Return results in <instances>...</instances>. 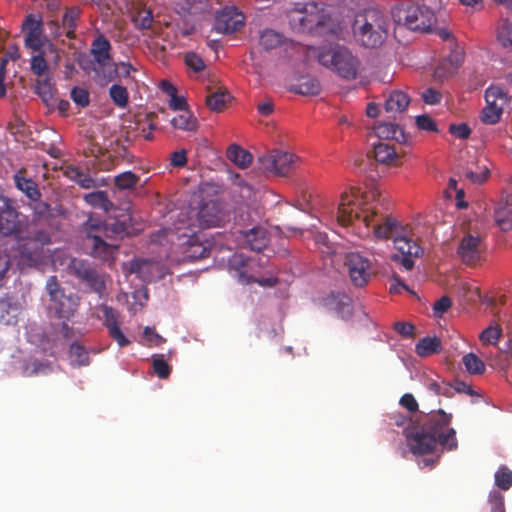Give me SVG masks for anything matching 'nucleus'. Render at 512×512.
<instances>
[{"instance_id": "f257e3e1", "label": "nucleus", "mask_w": 512, "mask_h": 512, "mask_svg": "<svg viewBox=\"0 0 512 512\" xmlns=\"http://www.w3.org/2000/svg\"><path fill=\"white\" fill-rule=\"evenodd\" d=\"M389 418L390 425L404 427L407 445L415 455L433 453L437 445L447 450L458 446L456 431L450 427L452 415L442 409L421 415L416 422L399 412L392 413Z\"/></svg>"}, {"instance_id": "f03ea898", "label": "nucleus", "mask_w": 512, "mask_h": 512, "mask_svg": "<svg viewBox=\"0 0 512 512\" xmlns=\"http://www.w3.org/2000/svg\"><path fill=\"white\" fill-rule=\"evenodd\" d=\"M380 196L381 192L375 187L365 191L352 187L349 191L343 192L337 211L338 223L342 226L357 225L359 228L363 226L365 229L372 226L375 237L395 240V237L401 235L403 227L390 216L377 219L375 203L380 201Z\"/></svg>"}, {"instance_id": "7ed1b4c3", "label": "nucleus", "mask_w": 512, "mask_h": 512, "mask_svg": "<svg viewBox=\"0 0 512 512\" xmlns=\"http://www.w3.org/2000/svg\"><path fill=\"white\" fill-rule=\"evenodd\" d=\"M388 17L380 10L365 9L355 15L352 25L357 42L366 48L379 47L388 34Z\"/></svg>"}, {"instance_id": "20e7f679", "label": "nucleus", "mask_w": 512, "mask_h": 512, "mask_svg": "<svg viewBox=\"0 0 512 512\" xmlns=\"http://www.w3.org/2000/svg\"><path fill=\"white\" fill-rule=\"evenodd\" d=\"M111 50L110 41L103 34H98L90 46L92 59L80 62L81 68L88 74L93 73V80L100 86L107 85L117 76Z\"/></svg>"}, {"instance_id": "39448f33", "label": "nucleus", "mask_w": 512, "mask_h": 512, "mask_svg": "<svg viewBox=\"0 0 512 512\" xmlns=\"http://www.w3.org/2000/svg\"><path fill=\"white\" fill-rule=\"evenodd\" d=\"M267 261L261 256L248 257L242 253H235L229 259L228 267L231 275L242 284L257 283L263 287H273L278 283L276 277H261Z\"/></svg>"}, {"instance_id": "423d86ee", "label": "nucleus", "mask_w": 512, "mask_h": 512, "mask_svg": "<svg viewBox=\"0 0 512 512\" xmlns=\"http://www.w3.org/2000/svg\"><path fill=\"white\" fill-rule=\"evenodd\" d=\"M316 57L321 65L346 80L357 77L359 60L349 49L341 45L317 49Z\"/></svg>"}, {"instance_id": "0eeeda50", "label": "nucleus", "mask_w": 512, "mask_h": 512, "mask_svg": "<svg viewBox=\"0 0 512 512\" xmlns=\"http://www.w3.org/2000/svg\"><path fill=\"white\" fill-rule=\"evenodd\" d=\"M171 242L175 252L182 256L183 260L196 261L207 258L210 254L212 243L202 233L178 228L171 235Z\"/></svg>"}, {"instance_id": "6e6552de", "label": "nucleus", "mask_w": 512, "mask_h": 512, "mask_svg": "<svg viewBox=\"0 0 512 512\" xmlns=\"http://www.w3.org/2000/svg\"><path fill=\"white\" fill-rule=\"evenodd\" d=\"M327 15L316 2L297 4L289 13V23L296 32L311 33L324 26Z\"/></svg>"}, {"instance_id": "1a4fd4ad", "label": "nucleus", "mask_w": 512, "mask_h": 512, "mask_svg": "<svg viewBox=\"0 0 512 512\" xmlns=\"http://www.w3.org/2000/svg\"><path fill=\"white\" fill-rule=\"evenodd\" d=\"M392 15L396 22L414 31H428L436 21L434 12L425 5L401 4L393 9Z\"/></svg>"}, {"instance_id": "9d476101", "label": "nucleus", "mask_w": 512, "mask_h": 512, "mask_svg": "<svg viewBox=\"0 0 512 512\" xmlns=\"http://www.w3.org/2000/svg\"><path fill=\"white\" fill-rule=\"evenodd\" d=\"M46 290L57 317L68 319L78 305V298L73 294L66 295L56 276H50L48 278Z\"/></svg>"}, {"instance_id": "9b49d317", "label": "nucleus", "mask_w": 512, "mask_h": 512, "mask_svg": "<svg viewBox=\"0 0 512 512\" xmlns=\"http://www.w3.org/2000/svg\"><path fill=\"white\" fill-rule=\"evenodd\" d=\"M484 251L483 237L479 233L467 232L461 238L456 254L465 265L476 267L481 264Z\"/></svg>"}, {"instance_id": "f8f14e48", "label": "nucleus", "mask_w": 512, "mask_h": 512, "mask_svg": "<svg viewBox=\"0 0 512 512\" xmlns=\"http://www.w3.org/2000/svg\"><path fill=\"white\" fill-rule=\"evenodd\" d=\"M486 106L482 110L481 120L485 124L493 125L500 121L505 107L509 104V96L498 86H490L485 91Z\"/></svg>"}, {"instance_id": "ddd939ff", "label": "nucleus", "mask_w": 512, "mask_h": 512, "mask_svg": "<svg viewBox=\"0 0 512 512\" xmlns=\"http://www.w3.org/2000/svg\"><path fill=\"white\" fill-rule=\"evenodd\" d=\"M67 272L85 283L93 292L99 295L104 292L105 280L89 262L73 258L67 265Z\"/></svg>"}, {"instance_id": "4468645a", "label": "nucleus", "mask_w": 512, "mask_h": 512, "mask_svg": "<svg viewBox=\"0 0 512 512\" xmlns=\"http://www.w3.org/2000/svg\"><path fill=\"white\" fill-rule=\"evenodd\" d=\"M67 272L85 283L93 292L99 295L104 292L105 280L89 262L73 258L67 265Z\"/></svg>"}, {"instance_id": "2eb2a0df", "label": "nucleus", "mask_w": 512, "mask_h": 512, "mask_svg": "<svg viewBox=\"0 0 512 512\" xmlns=\"http://www.w3.org/2000/svg\"><path fill=\"white\" fill-rule=\"evenodd\" d=\"M67 272L85 283L93 292L99 295L104 292L105 280L89 262L73 258L67 265Z\"/></svg>"}, {"instance_id": "dca6fc26", "label": "nucleus", "mask_w": 512, "mask_h": 512, "mask_svg": "<svg viewBox=\"0 0 512 512\" xmlns=\"http://www.w3.org/2000/svg\"><path fill=\"white\" fill-rule=\"evenodd\" d=\"M67 272L85 283L93 292L99 295L104 292L105 280L89 262L73 258L67 265Z\"/></svg>"}, {"instance_id": "f3484780", "label": "nucleus", "mask_w": 512, "mask_h": 512, "mask_svg": "<svg viewBox=\"0 0 512 512\" xmlns=\"http://www.w3.org/2000/svg\"><path fill=\"white\" fill-rule=\"evenodd\" d=\"M67 272L85 283L93 292L99 295L104 292L105 280L89 262L73 258L67 265Z\"/></svg>"}, {"instance_id": "a211bd4d", "label": "nucleus", "mask_w": 512, "mask_h": 512, "mask_svg": "<svg viewBox=\"0 0 512 512\" xmlns=\"http://www.w3.org/2000/svg\"><path fill=\"white\" fill-rule=\"evenodd\" d=\"M298 157L292 153L272 150L258 158L262 169L278 176H288L296 167Z\"/></svg>"}, {"instance_id": "6ab92c4d", "label": "nucleus", "mask_w": 512, "mask_h": 512, "mask_svg": "<svg viewBox=\"0 0 512 512\" xmlns=\"http://www.w3.org/2000/svg\"><path fill=\"white\" fill-rule=\"evenodd\" d=\"M345 264L351 282L356 287H364L369 282L372 275V266L368 258L359 252H351L346 255Z\"/></svg>"}, {"instance_id": "aec40b11", "label": "nucleus", "mask_w": 512, "mask_h": 512, "mask_svg": "<svg viewBox=\"0 0 512 512\" xmlns=\"http://www.w3.org/2000/svg\"><path fill=\"white\" fill-rule=\"evenodd\" d=\"M394 245L397 251L400 252V255L394 254L391 256V260L399 263L406 270H412L414 267L413 257L418 258L422 256L424 250L423 248L415 242L412 238H409L404 235H399L395 237Z\"/></svg>"}, {"instance_id": "412c9836", "label": "nucleus", "mask_w": 512, "mask_h": 512, "mask_svg": "<svg viewBox=\"0 0 512 512\" xmlns=\"http://www.w3.org/2000/svg\"><path fill=\"white\" fill-rule=\"evenodd\" d=\"M132 226L133 218L130 211L120 210L103 223L102 234L109 239H122L130 233Z\"/></svg>"}, {"instance_id": "4be33fe9", "label": "nucleus", "mask_w": 512, "mask_h": 512, "mask_svg": "<svg viewBox=\"0 0 512 512\" xmlns=\"http://www.w3.org/2000/svg\"><path fill=\"white\" fill-rule=\"evenodd\" d=\"M245 17L236 7H225L215 18V29L219 33L229 34L244 26Z\"/></svg>"}, {"instance_id": "5701e85b", "label": "nucleus", "mask_w": 512, "mask_h": 512, "mask_svg": "<svg viewBox=\"0 0 512 512\" xmlns=\"http://www.w3.org/2000/svg\"><path fill=\"white\" fill-rule=\"evenodd\" d=\"M226 218L225 211L217 201L203 203L197 213V222L201 228L220 227Z\"/></svg>"}, {"instance_id": "b1692460", "label": "nucleus", "mask_w": 512, "mask_h": 512, "mask_svg": "<svg viewBox=\"0 0 512 512\" xmlns=\"http://www.w3.org/2000/svg\"><path fill=\"white\" fill-rule=\"evenodd\" d=\"M104 317V325L106 326L109 335L115 340L120 347L130 344V341L125 337L124 333L119 327V313L114 308L103 305L101 307Z\"/></svg>"}, {"instance_id": "393cba45", "label": "nucleus", "mask_w": 512, "mask_h": 512, "mask_svg": "<svg viewBox=\"0 0 512 512\" xmlns=\"http://www.w3.org/2000/svg\"><path fill=\"white\" fill-rule=\"evenodd\" d=\"M18 216L17 210L8 204L0 208V235L9 236L20 231Z\"/></svg>"}, {"instance_id": "a878e982", "label": "nucleus", "mask_w": 512, "mask_h": 512, "mask_svg": "<svg viewBox=\"0 0 512 512\" xmlns=\"http://www.w3.org/2000/svg\"><path fill=\"white\" fill-rule=\"evenodd\" d=\"M50 237L45 231H38L34 234L33 238L27 240H20L18 242L20 255L27 260H33L37 256L40 246L48 244Z\"/></svg>"}, {"instance_id": "bb28decb", "label": "nucleus", "mask_w": 512, "mask_h": 512, "mask_svg": "<svg viewBox=\"0 0 512 512\" xmlns=\"http://www.w3.org/2000/svg\"><path fill=\"white\" fill-rule=\"evenodd\" d=\"M494 218L502 231L512 230V194L501 199L495 209Z\"/></svg>"}, {"instance_id": "cd10ccee", "label": "nucleus", "mask_w": 512, "mask_h": 512, "mask_svg": "<svg viewBox=\"0 0 512 512\" xmlns=\"http://www.w3.org/2000/svg\"><path fill=\"white\" fill-rule=\"evenodd\" d=\"M245 243L250 250L261 252L268 246L269 234L265 227L255 226L243 233Z\"/></svg>"}, {"instance_id": "c85d7f7f", "label": "nucleus", "mask_w": 512, "mask_h": 512, "mask_svg": "<svg viewBox=\"0 0 512 512\" xmlns=\"http://www.w3.org/2000/svg\"><path fill=\"white\" fill-rule=\"evenodd\" d=\"M103 235L91 236V239L87 240V247L91 249L90 254L103 261H108L112 258L113 252L118 248L116 244H109L103 240Z\"/></svg>"}, {"instance_id": "c756f323", "label": "nucleus", "mask_w": 512, "mask_h": 512, "mask_svg": "<svg viewBox=\"0 0 512 512\" xmlns=\"http://www.w3.org/2000/svg\"><path fill=\"white\" fill-rule=\"evenodd\" d=\"M374 157L378 163L388 166H397L400 163V157L395 148L388 143L379 142L374 145Z\"/></svg>"}, {"instance_id": "7c9ffc66", "label": "nucleus", "mask_w": 512, "mask_h": 512, "mask_svg": "<svg viewBox=\"0 0 512 512\" xmlns=\"http://www.w3.org/2000/svg\"><path fill=\"white\" fill-rule=\"evenodd\" d=\"M375 134L381 139H393L398 143L407 141L404 130L399 125L391 122H382L376 125Z\"/></svg>"}, {"instance_id": "2f4dec72", "label": "nucleus", "mask_w": 512, "mask_h": 512, "mask_svg": "<svg viewBox=\"0 0 512 512\" xmlns=\"http://www.w3.org/2000/svg\"><path fill=\"white\" fill-rule=\"evenodd\" d=\"M486 159H477L475 163L468 165L464 170V176L475 184H482L489 176V168Z\"/></svg>"}, {"instance_id": "473e14b6", "label": "nucleus", "mask_w": 512, "mask_h": 512, "mask_svg": "<svg viewBox=\"0 0 512 512\" xmlns=\"http://www.w3.org/2000/svg\"><path fill=\"white\" fill-rule=\"evenodd\" d=\"M15 186L22 191L30 200L38 201L41 193L37 184L30 178H26L22 171H19L14 176Z\"/></svg>"}, {"instance_id": "72a5a7b5", "label": "nucleus", "mask_w": 512, "mask_h": 512, "mask_svg": "<svg viewBox=\"0 0 512 512\" xmlns=\"http://www.w3.org/2000/svg\"><path fill=\"white\" fill-rule=\"evenodd\" d=\"M410 103L409 96L402 91H393L385 101V110L397 114L403 113Z\"/></svg>"}, {"instance_id": "f704fd0d", "label": "nucleus", "mask_w": 512, "mask_h": 512, "mask_svg": "<svg viewBox=\"0 0 512 512\" xmlns=\"http://www.w3.org/2000/svg\"><path fill=\"white\" fill-rule=\"evenodd\" d=\"M81 9L79 7L73 6L67 8L63 17H62V28L65 33V36L69 39H74L76 37L75 31L77 28V21L80 18Z\"/></svg>"}, {"instance_id": "c9c22d12", "label": "nucleus", "mask_w": 512, "mask_h": 512, "mask_svg": "<svg viewBox=\"0 0 512 512\" xmlns=\"http://www.w3.org/2000/svg\"><path fill=\"white\" fill-rule=\"evenodd\" d=\"M64 175L84 189H90L95 186V180L90 176V174L84 172L79 167L73 165L66 166L64 169Z\"/></svg>"}, {"instance_id": "e433bc0d", "label": "nucleus", "mask_w": 512, "mask_h": 512, "mask_svg": "<svg viewBox=\"0 0 512 512\" xmlns=\"http://www.w3.org/2000/svg\"><path fill=\"white\" fill-rule=\"evenodd\" d=\"M441 350V340L436 336L424 337L420 339L415 346V352L420 357H428L433 354H438Z\"/></svg>"}, {"instance_id": "4c0bfd02", "label": "nucleus", "mask_w": 512, "mask_h": 512, "mask_svg": "<svg viewBox=\"0 0 512 512\" xmlns=\"http://www.w3.org/2000/svg\"><path fill=\"white\" fill-rule=\"evenodd\" d=\"M226 155L231 162L242 169L247 168L252 162V155L250 152L236 144L229 146Z\"/></svg>"}, {"instance_id": "58836bf2", "label": "nucleus", "mask_w": 512, "mask_h": 512, "mask_svg": "<svg viewBox=\"0 0 512 512\" xmlns=\"http://www.w3.org/2000/svg\"><path fill=\"white\" fill-rule=\"evenodd\" d=\"M173 128L194 132L198 129V120L189 110H184L171 120Z\"/></svg>"}, {"instance_id": "ea45409f", "label": "nucleus", "mask_w": 512, "mask_h": 512, "mask_svg": "<svg viewBox=\"0 0 512 512\" xmlns=\"http://www.w3.org/2000/svg\"><path fill=\"white\" fill-rule=\"evenodd\" d=\"M231 100V95L226 90L218 89L206 97V104L210 110L215 112L222 111Z\"/></svg>"}, {"instance_id": "a19ab883", "label": "nucleus", "mask_w": 512, "mask_h": 512, "mask_svg": "<svg viewBox=\"0 0 512 512\" xmlns=\"http://www.w3.org/2000/svg\"><path fill=\"white\" fill-rule=\"evenodd\" d=\"M283 40V35L273 29H265L259 35V45L264 50H272L277 48L283 43Z\"/></svg>"}, {"instance_id": "79ce46f5", "label": "nucleus", "mask_w": 512, "mask_h": 512, "mask_svg": "<svg viewBox=\"0 0 512 512\" xmlns=\"http://www.w3.org/2000/svg\"><path fill=\"white\" fill-rule=\"evenodd\" d=\"M84 200L89 205L102 209L106 212L113 207V203L109 200L107 192L102 190L86 194L84 196Z\"/></svg>"}, {"instance_id": "37998d69", "label": "nucleus", "mask_w": 512, "mask_h": 512, "mask_svg": "<svg viewBox=\"0 0 512 512\" xmlns=\"http://www.w3.org/2000/svg\"><path fill=\"white\" fill-rule=\"evenodd\" d=\"M211 9L210 0H185V6L176 9L177 13L185 16L186 14H200L208 12Z\"/></svg>"}, {"instance_id": "c03bdc74", "label": "nucleus", "mask_w": 512, "mask_h": 512, "mask_svg": "<svg viewBox=\"0 0 512 512\" xmlns=\"http://www.w3.org/2000/svg\"><path fill=\"white\" fill-rule=\"evenodd\" d=\"M293 91L305 96L318 95L321 92V84L314 77H303L294 87Z\"/></svg>"}, {"instance_id": "a18cd8bd", "label": "nucleus", "mask_w": 512, "mask_h": 512, "mask_svg": "<svg viewBox=\"0 0 512 512\" xmlns=\"http://www.w3.org/2000/svg\"><path fill=\"white\" fill-rule=\"evenodd\" d=\"M109 96L117 107L124 109L128 106L129 93L126 87L118 84H113L109 88Z\"/></svg>"}, {"instance_id": "49530a36", "label": "nucleus", "mask_w": 512, "mask_h": 512, "mask_svg": "<svg viewBox=\"0 0 512 512\" xmlns=\"http://www.w3.org/2000/svg\"><path fill=\"white\" fill-rule=\"evenodd\" d=\"M69 357L72 365L87 366L89 364V355L84 346L78 343H72L69 350Z\"/></svg>"}, {"instance_id": "de8ad7c7", "label": "nucleus", "mask_w": 512, "mask_h": 512, "mask_svg": "<svg viewBox=\"0 0 512 512\" xmlns=\"http://www.w3.org/2000/svg\"><path fill=\"white\" fill-rule=\"evenodd\" d=\"M463 365L465 369L470 374L480 375L485 371L484 362L474 353H468L462 358Z\"/></svg>"}, {"instance_id": "09e8293b", "label": "nucleus", "mask_w": 512, "mask_h": 512, "mask_svg": "<svg viewBox=\"0 0 512 512\" xmlns=\"http://www.w3.org/2000/svg\"><path fill=\"white\" fill-rule=\"evenodd\" d=\"M328 305L333 306L334 309L339 313L349 312V307L351 306V298L344 293H331L330 297L327 299Z\"/></svg>"}, {"instance_id": "8fccbe9b", "label": "nucleus", "mask_w": 512, "mask_h": 512, "mask_svg": "<svg viewBox=\"0 0 512 512\" xmlns=\"http://www.w3.org/2000/svg\"><path fill=\"white\" fill-rule=\"evenodd\" d=\"M35 92L41 97V99L49 104L54 97V87L51 83V78L45 77L36 82Z\"/></svg>"}, {"instance_id": "3c124183", "label": "nucleus", "mask_w": 512, "mask_h": 512, "mask_svg": "<svg viewBox=\"0 0 512 512\" xmlns=\"http://www.w3.org/2000/svg\"><path fill=\"white\" fill-rule=\"evenodd\" d=\"M153 22V13L150 9H141L133 17V23L139 30L152 29Z\"/></svg>"}, {"instance_id": "603ef678", "label": "nucleus", "mask_w": 512, "mask_h": 512, "mask_svg": "<svg viewBox=\"0 0 512 512\" xmlns=\"http://www.w3.org/2000/svg\"><path fill=\"white\" fill-rule=\"evenodd\" d=\"M495 485L503 491H507L512 487V471L508 467L501 466L496 471Z\"/></svg>"}, {"instance_id": "864d4df0", "label": "nucleus", "mask_w": 512, "mask_h": 512, "mask_svg": "<svg viewBox=\"0 0 512 512\" xmlns=\"http://www.w3.org/2000/svg\"><path fill=\"white\" fill-rule=\"evenodd\" d=\"M501 335L502 328L499 325H491L481 332L479 339L484 345H495L500 339Z\"/></svg>"}, {"instance_id": "5fc2aeb1", "label": "nucleus", "mask_w": 512, "mask_h": 512, "mask_svg": "<svg viewBox=\"0 0 512 512\" xmlns=\"http://www.w3.org/2000/svg\"><path fill=\"white\" fill-rule=\"evenodd\" d=\"M152 117V115L148 114L145 116L144 121L139 119L137 120L136 124V131L137 133L134 135L136 136H142L145 140H152L153 134L152 132L156 129V125L152 122H148L149 118Z\"/></svg>"}, {"instance_id": "6e6d98bb", "label": "nucleus", "mask_w": 512, "mask_h": 512, "mask_svg": "<svg viewBox=\"0 0 512 512\" xmlns=\"http://www.w3.org/2000/svg\"><path fill=\"white\" fill-rule=\"evenodd\" d=\"M138 181L139 176L130 171L121 173L115 177V185L119 189H132L137 185Z\"/></svg>"}, {"instance_id": "4d7b16f0", "label": "nucleus", "mask_w": 512, "mask_h": 512, "mask_svg": "<svg viewBox=\"0 0 512 512\" xmlns=\"http://www.w3.org/2000/svg\"><path fill=\"white\" fill-rule=\"evenodd\" d=\"M30 69L33 74L38 77L47 76L49 66L42 54L35 55L31 58Z\"/></svg>"}, {"instance_id": "13d9d810", "label": "nucleus", "mask_w": 512, "mask_h": 512, "mask_svg": "<svg viewBox=\"0 0 512 512\" xmlns=\"http://www.w3.org/2000/svg\"><path fill=\"white\" fill-rule=\"evenodd\" d=\"M497 39L504 47L512 46V22L505 20L498 28Z\"/></svg>"}, {"instance_id": "bf43d9fd", "label": "nucleus", "mask_w": 512, "mask_h": 512, "mask_svg": "<svg viewBox=\"0 0 512 512\" xmlns=\"http://www.w3.org/2000/svg\"><path fill=\"white\" fill-rule=\"evenodd\" d=\"M152 364H153V370L159 378L166 379L169 377V375L171 373V367L164 360L163 355H154Z\"/></svg>"}, {"instance_id": "052dcab7", "label": "nucleus", "mask_w": 512, "mask_h": 512, "mask_svg": "<svg viewBox=\"0 0 512 512\" xmlns=\"http://www.w3.org/2000/svg\"><path fill=\"white\" fill-rule=\"evenodd\" d=\"M103 223H101L98 219L89 217L87 221L83 224V230L87 234V240L91 239V236H99L102 234Z\"/></svg>"}, {"instance_id": "680f3d73", "label": "nucleus", "mask_w": 512, "mask_h": 512, "mask_svg": "<svg viewBox=\"0 0 512 512\" xmlns=\"http://www.w3.org/2000/svg\"><path fill=\"white\" fill-rule=\"evenodd\" d=\"M488 502L491 506V512H505L504 496L496 490H492L488 496Z\"/></svg>"}, {"instance_id": "e2e57ef3", "label": "nucleus", "mask_w": 512, "mask_h": 512, "mask_svg": "<svg viewBox=\"0 0 512 512\" xmlns=\"http://www.w3.org/2000/svg\"><path fill=\"white\" fill-rule=\"evenodd\" d=\"M71 99L81 107L88 106L90 102L88 91L80 87H74L71 90Z\"/></svg>"}, {"instance_id": "0e129e2a", "label": "nucleus", "mask_w": 512, "mask_h": 512, "mask_svg": "<svg viewBox=\"0 0 512 512\" xmlns=\"http://www.w3.org/2000/svg\"><path fill=\"white\" fill-rule=\"evenodd\" d=\"M185 63L195 72H200L205 69L203 59L194 52H189L185 55Z\"/></svg>"}, {"instance_id": "69168bd1", "label": "nucleus", "mask_w": 512, "mask_h": 512, "mask_svg": "<svg viewBox=\"0 0 512 512\" xmlns=\"http://www.w3.org/2000/svg\"><path fill=\"white\" fill-rule=\"evenodd\" d=\"M416 125L420 130L429 132H436L438 130L436 122L427 114L417 116Z\"/></svg>"}, {"instance_id": "338daca9", "label": "nucleus", "mask_w": 512, "mask_h": 512, "mask_svg": "<svg viewBox=\"0 0 512 512\" xmlns=\"http://www.w3.org/2000/svg\"><path fill=\"white\" fill-rule=\"evenodd\" d=\"M41 32H26L25 34V46L32 49L33 51H39L42 47Z\"/></svg>"}, {"instance_id": "774afa93", "label": "nucleus", "mask_w": 512, "mask_h": 512, "mask_svg": "<svg viewBox=\"0 0 512 512\" xmlns=\"http://www.w3.org/2000/svg\"><path fill=\"white\" fill-rule=\"evenodd\" d=\"M452 301L448 296H442L433 305V314L435 317H442L451 307Z\"/></svg>"}]
</instances>
